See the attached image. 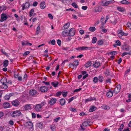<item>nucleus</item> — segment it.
Instances as JSON below:
<instances>
[{
    "instance_id": "nucleus-54",
    "label": "nucleus",
    "mask_w": 131,
    "mask_h": 131,
    "mask_svg": "<svg viewBox=\"0 0 131 131\" xmlns=\"http://www.w3.org/2000/svg\"><path fill=\"white\" fill-rule=\"evenodd\" d=\"M116 43L117 46H120L121 45V42L119 40H117L116 42Z\"/></svg>"
},
{
    "instance_id": "nucleus-24",
    "label": "nucleus",
    "mask_w": 131,
    "mask_h": 131,
    "mask_svg": "<svg viewBox=\"0 0 131 131\" xmlns=\"http://www.w3.org/2000/svg\"><path fill=\"white\" fill-rule=\"evenodd\" d=\"M105 19V18L103 17H102L101 18L100 21L101 22V25H102L101 27L100 28V29L102 28H103V25L104 24V23L103 22V21Z\"/></svg>"
},
{
    "instance_id": "nucleus-37",
    "label": "nucleus",
    "mask_w": 131,
    "mask_h": 131,
    "mask_svg": "<svg viewBox=\"0 0 131 131\" xmlns=\"http://www.w3.org/2000/svg\"><path fill=\"white\" fill-rule=\"evenodd\" d=\"M98 79L97 77H95L93 79V82L95 83H96L98 81Z\"/></svg>"
},
{
    "instance_id": "nucleus-52",
    "label": "nucleus",
    "mask_w": 131,
    "mask_h": 131,
    "mask_svg": "<svg viewBox=\"0 0 131 131\" xmlns=\"http://www.w3.org/2000/svg\"><path fill=\"white\" fill-rule=\"evenodd\" d=\"M62 92H58L56 94V95L57 97H59V96L62 94Z\"/></svg>"
},
{
    "instance_id": "nucleus-25",
    "label": "nucleus",
    "mask_w": 131,
    "mask_h": 131,
    "mask_svg": "<svg viewBox=\"0 0 131 131\" xmlns=\"http://www.w3.org/2000/svg\"><path fill=\"white\" fill-rule=\"evenodd\" d=\"M1 81L2 84H6L7 83V79L6 78L2 79Z\"/></svg>"
},
{
    "instance_id": "nucleus-48",
    "label": "nucleus",
    "mask_w": 131,
    "mask_h": 131,
    "mask_svg": "<svg viewBox=\"0 0 131 131\" xmlns=\"http://www.w3.org/2000/svg\"><path fill=\"white\" fill-rule=\"evenodd\" d=\"M26 8H28L30 6L28 2H26L24 4Z\"/></svg>"
},
{
    "instance_id": "nucleus-62",
    "label": "nucleus",
    "mask_w": 131,
    "mask_h": 131,
    "mask_svg": "<svg viewBox=\"0 0 131 131\" xmlns=\"http://www.w3.org/2000/svg\"><path fill=\"white\" fill-rule=\"evenodd\" d=\"M38 4V3L37 2H35L33 3L32 5L34 6H37Z\"/></svg>"
},
{
    "instance_id": "nucleus-64",
    "label": "nucleus",
    "mask_w": 131,
    "mask_h": 131,
    "mask_svg": "<svg viewBox=\"0 0 131 131\" xmlns=\"http://www.w3.org/2000/svg\"><path fill=\"white\" fill-rule=\"evenodd\" d=\"M70 110L72 112H75L76 111V109L75 108H72V107H71L70 108Z\"/></svg>"
},
{
    "instance_id": "nucleus-41",
    "label": "nucleus",
    "mask_w": 131,
    "mask_h": 131,
    "mask_svg": "<svg viewBox=\"0 0 131 131\" xmlns=\"http://www.w3.org/2000/svg\"><path fill=\"white\" fill-rule=\"evenodd\" d=\"M103 40H100L98 41L97 43L99 45H102L103 44Z\"/></svg>"
},
{
    "instance_id": "nucleus-47",
    "label": "nucleus",
    "mask_w": 131,
    "mask_h": 131,
    "mask_svg": "<svg viewBox=\"0 0 131 131\" xmlns=\"http://www.w3.org/2000/svg\"><path fill=\"white\" fill-rule=\"evenodd\" d=\"M72 5L75 8H78V6L77 4L74 3H72Z\"/></svg>"
},
{
    "instance_id": "nucleus-33",
    "label": "nucleus",
    "mask_w": 131,
    "mask_h": 131,
    "mask_svg": "<svg viewBox=\"0 0 131 131\" xmlns=\"http://www.w3.org/2000/svg\"><path fill=\"white\" fill-rule=\"evenodd\" d=\"M96 109V108L94 106H92L91 108L89 110V111L91 112L95 111Z\"/></svg>"
},
{
    "instance_id": "nucleus-29",
    "label": "nucleus",
    "mask_w": 131,
    "mask_h": 131,
    "mask_svg": "<svg viewBox=\"0 0 131 131\" xmlns=\"http://www.w3.org/2000/svg\"><path fill=\"white\" fill-rule=\"evenodd\" d=\"M98 80L101 82H102L103 81L104 78L103 76L102 75H99L98 76Z\"/></svg>"
},
{
    "instance_id": "nucleus-32",
    "label": "nucleus",
    "mask_w": 131,
    "mask_h": 131,
    "mask_svg": "<svg viewBox=\"0 0 131 131\" xmlns=\"http://www.w3.org/2000/svg\"><path fill=\"white\" fill-rule=\"evenodd\" d=\"M118 34L119 36L122 37L124 35V32L121 30H119L118 31Z\"/></svg>"
},
{
    "instance_id": "nucleus-49",
    "label": "nucleus",
    "mask_w": 131,
    "mask_h": 131,
    "mask_svg": "<svg viewBox=\"0 0 131 131\" xmlns=\"http://www.w3.org/2000/svg\"><path fill=\"white\" fill-rule=\"evenodd\" d=\"M62 95H63V97H66L67 95V92H62Z\"/></svg>"
},
{
    "instance_id": "nucleus-31",
    "label": "nucleus",
    "mask_w": 131,
    "mask_h": 131,
    "mask_svg": "<svg viewBox=\"0 0 131 131\" xmlns=\"http://www.w3.org/2000/svg\"><path fill=\"white\" fill-rule=\"evenodd\" d=\"M3 63L4 67H7L8 66V61L7 60H5Z\"/></svg>"
},
{
    "instance_id": "nucleus-50",
    "label": "nucleus",
    "mask_w": 131,
    "mask_h": 131,
    "mask_svg": "<svg viewBox=\"0 0 131 131\" xmlns=\"http://www.w3.org/2000/svg\"><path fill=\"white\" fill-rule=\"evenodd\" d=\"M74 63H73L75 66H77L78 65L79 62L78 60L75 61H74Z\"/></svg>"
},
{
    "instance_id": "nucleus-12",
    "label": "nucleus",
    "mask_w": 131,
    "mask_h": 131,
    "mask_svg": "<svg viewBox=\"0 0 131 131\" xmlns=\"http://www.w3.org/2000/svg\"><path fill=\"white\" fill-rule=\"evenodd\" d=\"M42 107L39 104H37L36 105L35 107V110L37 112H39L41 111Z\"/></svg>"
},
{
    "instance_id": "nucleus-16",
    "label": "nucleus",
    "mask_w": 131,
    "mask_h": 131,
    "mask_svg": "<svg viewBox=\"0 0 131 131\" xmlns=\"http://www.w3.org/2000/svg\"><path fill=\"white\" fill-rule=\"evenodd\" d=\"M40 7L41 9H44L45 7V2L44 1L42 2L40 4Z\"/></svg>"
},
{
    "instance_id": "nucleus-34",
    "label": "nucleus",
    "mask_w": 131,
    "mask_h": 131,
    "mask_svg": "<svg viewBox=\"0 0 131 131\" xmlns=\"http://www.w3.org/2000/svg\"><path fill=\"white\" fill-rule=\"evenodd\" d=\"M121 3L123 4H126L128 5L130 3L126 0H123L121 2Z\"/></svg>"
},
{
    "instance_id": "nucleus-55",
    "label": "nucleus",
    "mask_w": 131,
    "mask_h": 131,
    "mask_svg": "<svg viewBox=\"0 0 131 131\" xmlns=\"http://www.w3.org/2000/svg\"><path fill=\"white\" fill-rule=\"evenodd\" d=\"M130 48V46H127L125 48V50L126 51H128Z\"/></svg>"
},
{
    "instance_id": "nucleus-11",
    "label": "nucleus",
    "mask_w": 131,
    "mask_h": 131,
    "mask_svg": "<svg viewBox=\"0 0 131 131\" xmlns=\"http://www.w3.org/2000/svg\"><path fill=\"white\" fill-rule=\"evenodd\" d=\"M56 98H51L50 99L49 103L50 105H53L56 102Z\"/></svg>"
},
{
    "instance_id": "nucleus-15",
    "label": "nucleus",
    "mask_w": 131,
    "mask_h": 131,
    "mask_svg": "<svg viewBox=\"0 0 131 131\" xmlns=\"http://www.w3.org/2000/svg\"><path fill=\"white\" fill-rule=\"evenodd\" d=\"M26 124L28 126V127L29 128H31L33 127V124L30 121L28 122H27Z\"/></svg>"
},
{
    "instance_id": "nucleus-19",
    "label": "nucleus",
    "mask_w": 131,
    "mask_h": 131,
    "mask_svg": "<svg viewBox=\"0 0 131 131\" xmlns=\"http://www.w3.org/2000/svg\"><path fill=\"white\" fill-rule=\"evenodd\" d=\"M113 93L112 91H109L106 94V96L108 97H111L112 96Z\"/></svg>"
},
{
    "instance_id": "nucleus-60",
    "label": "nucleus",
    "mask_w": 131,
    "mask_h": 131,
    "mask_svg": "<svg viewBox=\"0 0 131 131\" xmlns=\"http://www.w3.org/2000/svg\"><path fill=\"white\" fill-rule=\"evenodd\" d=\"M127 26L128 28H130V29H131V24L130 23H127Z\"/></svg>"
},
{
    "instance_id": "nucleus-9",
    "label": "nucleus",
    "mask_w": 131,
    "mask_h": 131,
    "mask_svg": "<svg viewBox=\"0 0 131 131\" xmlns=\"http://www.w3.org/2000/svg\"><path fill=\"white\" fill-rule=\"evenodd\" d=\"M114 2L115 1L114 0L106 1L104 3L103 2H102L103 5V6H107L109 4L114 3Z\"/></svg>"
},
{
    "instance_id": "nucleus-1",
    "label": "nucleus",
    "mask_w": 131,
    "mask_h": 131,
    "mask_svg": "<svg viewBox=\"0 0 131 131\" xmlns=\"http://www.w3.org/2000/svg\"><path fill=\"white\" fill-rule=\"evenodd\" d=\"M10 114L12 117L15 118L18 117L21 115H23V114L19 110L12 111L11 112Z\"/></svg>"
},
{
    "instance_id": "nucleus-45",
    "label": "nucleus",
    "mask_w": 131,
    "mask_h": 131,
    "mask_svg": "<svg viewBox=\"0 0 131 131\" xmlns=\"http://www.w3.org/2000/svg\"><path fill=\"white\" fill-rule=\"evenodd\" d=\"M38 126L40 128H42L43 127V124L41 123L38 124Z\"/></svg>"
},
{
    "instance_id": "nucleus-44",
    "label": "nucleus",
    "mask_w": 131,
    "mask_h": 131,
    "mask_svg": "<svg viewBox=\"0 0 131 131\" xmlns=\"http://www.w3.org/2000/svg\"><path fill=\"white\" fill-rule=\"evenodd\" d=\"M46 104V103L45 101L42 102L40 104H39L40 105L41 107H42V106H44Z\"/></svg>"
},
{
    "instance_id": "nucleus-35",
    "label": "nucleus",
    "mask_w": 131,
    "mask_h": 131,
    "mask_svg": "<svg viewBox=\"0 0 131 131\" xmlns=\"http://www.w3.org/2000/svg\"><path fill=\"white\" fill-rule=\"evenodd\" d=\"M89 29L90 31L91 32H94L96 28L95 27H93L89 28Z\"/></svg>"
},
{
    "instance_id": "nucleus-4",
    "label": "nucleus",
    "mask_w": 131,
    "mask_h": 131,
    "mask_svg": "<svg viewBox=\"0 0 131 131\" xmlns=\"http://www.w3.org/2000/svg\"><path fill=\"white\" fill-rule=\"evenodd\" d=\"M13 106L15 107H18L20 104V102L17 99L11 102Z\"/></svg>"
},
{
    "instance_id": "nucleus-21",
    "label": "nucleus",
    "mask_w": 131,
    "mask_h": 131,
    "mask_svg": "<svg viewBox=\"0 0 131 131\" xmlns=\"http://www.w3.org/2000/svg\"><path fill=\"white\" fill-rule=\"evenodd\" d=\"M117 9L119 12H124L125 11L124 8L122 7H117Z\"/></svg>"
},
{
    "instance_id": "nucleus-5",
    "label": "nucleus",
    "mask_w": 131,
    "mask_h": 131,
    "mask_svg": "<svg viewBox=\"0 0 131 131\" xmlns=\"http://www.w3.org/2000/svg\"><path fill=\"white\" fill-rule=\"evenodd\" d=\"M121 88V85L120 84L118 85L114 89L113 92L117 94L120 91Z\"/></svg>"
},
{
    "instance_id": "nucleus-46",
    "label": "nucleus",
    "mask_w": 131,
    "mask_h": 131,
    "mask_svg": "<svg viewBox=\"0 0 131 131\" xmlns=\"http://www.w3.org/2000/svg\"><path fill=\"white\" fill-rule=\"evenodd\" d=\"M40 27L39 26H38L36 29V34L37 35L39 34L40 32Z\"/></svg>"
},
{
    "instance_id": "nucleus-63",
    "label": "nucleus",
    "mask_w": 131,
    "mask_h": 131,
    "mask_svg": "<svg viewBox=\"0 0 131 131\" xmlns=\"http://www.w3.org/2000/svg\"><path fill=\"white\" fill-rule=\"evenodd\" d=\"M117 22V20L115 19L113 21H112L111 23H112L113 25H115Z\"/></svg>"
},
{
    "instance_id": "nucleus-23",
    "label": "nucleus",
    "mask_w": 131,
    "mask_h": 131,
    "mask_svg": "<svg viewBox=\"0 0 131 131\" xmlns=\"http://www.w3.org/2000/svg\"><path fill=\"white\" fill-rule=\"evenodd\" d=\"M0 87L2 89H6L8 88V86L6 84H2Z\"/></svg>"
},
{
    "instance_id": "nucleus-51",
    "label": "nucleus",
    "mask_w": 131,
    "mask_h": 131,
    "mask_svg": "<svg viewBox=\"0 0 131 131\" xmlns=\"http://www.w3.org/2000/svg\"><path fill=\"white\" fill-rule=\"evenodd\" d=\"M124 125L123 124H121L120 128L118 129V130L119 131H121L123 128Z\"/></svg>"
},
{
    "instance_id": "nucleus-2",
    "label": "nucleus",
    "mask_w": 131,
    "mask_h": 131,
    "mask_svg": "<svg viewBox=\"0 0 131 131\" xmlns=\"http://www.w3.org/2000/svg\"><path fill=\"white\" fill-rule=\"evenodd\" d=\"M93 48L91 47H87L83 46L81 47H79L76 49V50H88L91 49Z\"/></svg>"
},
{
    "instance_id": "nucleus-7",
    "label": "nucleus",
    "mask_w": 131,
    "mask_h": 131,
    "mask_svg": "<svg viewBox=\"0 0 131 131\" xmlns=\"http://www.w3.org/2000/svg\"><path fill=\"white\" fill-rule=\"evenodd\" d=\"M75 29L73 28H71L69 32V36H73L75 34Z\"/></svg>"
},
{
    "instance_id": "nucleus-17",
    "label": "nucleus",
    "mask_w": 131,
    "mask_h": 131,
    "mask_svg": "<svg viewBox=\"0 0 131 131\" xmlns=\"http://www.w3.org/2000/svg\"><path fill=\"white\" fill-rule=\"evenodd\" d=\"M62 35L63 37H66L67 36H69V32L66 31V30H65L63 31L62 33Z\"/></svg>"
},
{
    "instance_id": "nucleus-3",
    "label": "nucleus",
    "mask_w": 131,
    "mask_h": 131,
    "mask_svg": "<svg viewBox=\"0 0 131 131\" xmlns=\"http://www.w3.org/2000/svg\"><path fill=\"white\" fill-rule=\"evenodd\" d=\"M29 95L32 96L36 97L37 92L36 90L34 89H31L29 92Z\"/></svg>"
},
{
    "instance_id": "nucleus-26",
    "label": "nucleus",
    "mask_w": 131,
    "mask_h": 131,
    "mask_svg": "<svg viewBox=\"0 0 131 131\" xmlns=\"http://www.w3.org/2000/svg\"><path fill=\"white\" fill-rule=\"evenodd\" d=\"M60 102L61 105L63 106L64 105L66 102L65 100L64 99H62L60 100Z\"/></svg>"
},
{
    "instance_id": "nucleus-58",
    "label": "nucleus",
    "mask_w": 131,
    "mask_h": 131,
    "mask_svg": "<svg viewBox=\"0 0 131 131\" xmlns=\"http://www.w3.org/2000/svg\"><path fill=\"white\" fill-rule=\"evenodd\" d=\"M5 115L4 113L3 112H0V119Z\"/></svg>"
},
{
    "instance_id": "nucleus-14",
    "label": "nucleus",
    "mask_w": 131,
    "mask_h": 131,
    "mask_svg": "<svg viewBox=\"0 0 131 131\" xmlns=\"http://www.w3.org/2000/svg\"><path fill=\"white\" fill-rule=\"evenodd\" d=\"M10 105L9 103L6 102L3 104V107L5 108H9L10 107Z\"/></svg>"
},
{
    "instance_id": "nucleus-30",
    "label": "nucleus",
    "mask_w": 131,
    "mask_h": 131,
    "mask_svg": "<svg viewBox=\"0 0 131 131\" xmlns=\"http://www.w3.org/2000/svg\"><path fill=\"white\" fill-rule=\"evenodd\" d=\"M100 63L99 62H96L93 64L94 66L96 68H98L100 66Z\"/></svg>"
},
{
    "instance_id": "nucleus-13",
    "label": "nucleus",
    "mask_w": 131,
    "mask_h": 131,
    "mask_svg": "<svg viewBox=\"0 0 131 131\" xmlns=\"http://www.w3.org/2000/svg\"><path fill=\"white\" fill-rule=\"evenodd\" d=\"M13 95V93H10L8 95L6 94L5 96V99L6 100H9L10 97Z\"/></svg>"
},
{
    "instance_id": "nucleus-57",
    "label": "nucleus",
    "mask_w": 131,
    "mask_h": 131,
    "mask_svg": "<svg viewBox=\"0 0 131 131\" xmlns=\"http://www.w3.org/2000/svg\"><path fill=\"white\" fill-rule=\"evenodd\" d=\"M57 43L59 46H60L61 45V41L59 39H58L57 41Z\"/></svg>"
},
{
    "instance_id": "nucleus-28",
    "label": "nucleus",
    "mask_w": 131,
    "mask_h": 131,
    "mask_svg": "<svg viewBox=\"0 0 131 131\" xmlns=\"http://www.w3.org/2000/svg\"><path fill=\"white\" fill-rule=\"evenodd\" d=\"M7 8V7L5 6H2L0 7V12H1L3 10H5Z\"/></svg>"
},
{
    "instance_id": "nucleus-42",
    "label": "nucleus",
    "mask_w": 131,
    "mask_h": 131,
    "mask_svg": "<svg viewBox=\"0 0 131 131\" xmlns=\"http://www.w3.org/2000/svg\"><path fill=\"white\" fill-rule=\"evenodd\" d=\"M50 128L52 131H54V130L56 129V127L55 126L50 125Z\"/></svg>"
},
{
    "instance_id": "nucleus-59",
    "label": "nucleus",
    "mask_w": 131,
    "mask_h": 131,
    "mask_svg": "<svg viewBox=\"0 0 131 131\" xmlns=\"http://www.w3.org/2000/svg\"><path fill=\"white\" fill-rule=\"evenodd\" d=\"M81 89H82L81 88H80L78 89H76L74 90L73 92H78L80 91V90H81Z\"/></svg>"
},
{
    "instance_id": "nucleus-40",
    "label": "nucleus",
    "mask_w": 131,
    "mask_h": 131,
    "mask_svg": "<svg viewBox=\"0 0 131 131\" xmlns=\"http://www.w3.org/2000/svg\"><path fill=\"white\" fill-rule=\"evenodd\" d=\"M97 40V39L96 37H94L93 38L92 40V42L93 43H96Z\"/></svg>"
},
{
    "instance_id": "nucleus-36",
    "label": "nucleus",
    "mask_w": 131,
    "mask_h": 131,
    "mask_svg": "<svg viewBox=\"0 0 131 131\" xmlns=\"http://www.w3.org/2000/svg\"><path fill=\"white\" fill-rule=\"evenodd\" d=\"M106 76H107L110 74V70L108 69H106L105 72H104Z\"/></svg>"
},
{
    "instance_id": "nucleus-22",
    "label": "nucleus",
    "mask_w": 131,
    "mask_h": 131,
    "mask_svg": "<svg viewBox=\"0 0 131 131\" xmlns=\"http://www.w3.org/2000/svg\"><path fill=\"white\" fill-rule=\"evenodd\" d=\"M70 25V23H68L66 24L63 27V29L65 30L69 27Z\"/></svg>"
},
{
    "instance_id": "nucleus-10",
    "label": "nucleus",
    "mask_w": 131,
    "mask_h": 131,
    "mask_svg": "<svg viewBox=\"0 0 131 131\" xmlns=\"http://www.w3.org/2000/svg\"><path fill=\"white\" fill-rule=\"evenodd\" d=\"M7 18L8 17L5 14L2 13L1 14V19L0 20V21L2 22L6 20Z\"/></svg>"
},
{
    "instance_id": "nucleus-38",
    "label": "nucleus",
    "mask_w": 131,
    "mask_h": 131,
    "mask_svg": "<svg viewBox=\"0 0 131 131\" xmlns=\"http://www.w3.org/2000/svg\"><path fill=\"white\" fill-rule=\"evenodd\" d=\"M30 105L27 104L25 106L24 108L26 110H27L29 109L30 108Z\"/></svg>"
},
{
    "instance_id": "nucleus-27",
    "label": "nucleus",
    "mask_w": 131,
    "mask_h": 131,
    "mask_svg": "<svg viewBox=\"0 0 131 131\" xmlns=\"http://www.w3.org/2000/svg\"><path fill=\"white\" fill-rule=\"evenodd\" d=\"M92 63L91 61H88L86 63L85 65V67L86 68H88L92 64Z\"/></svg>"
},
{
    "instance_id": "nucleus-39",
    "label": "nucleus",
    "mask_w": 131,
    "mask_h": 131,
    "mask_svg": "<svg viewBox=\"0 0 131 131\" xmlns=\"http://www.w3.org/2000/svg\"><path fill=\"white\" fill-rule=\"evenodd\" d=\"M34 10L33 9H31L29 12V16L30 17L32 16L33 14Z\"/></svg>"
},
{
    "instance_id": "nucleus-43",
    "label": "nucleus",
    "mask_w": 131,
    "mask_h": 131,
    "mask_svg": "<svg viewBox=\"0 0 131 131\" xmlns=\"http://www.w3.org/2000/svg\"><path fill=\"white\" fill-rule=\"evenodd\" d=\"M95 98H92V97H91L89 98H88V99H86L85 100V101L86 102H89L90 101H91L92 100H94Z\"/></svg>"
},
{
    "instance_id": "nucleus-61",
    "label": "nucleus",
    "mask_w": 131,
    "mask_h": 131,
    "mask_svg": "<svg viewBox=\"0 0 131 131\" xmlns=\"http://www.w3.org/2000/svg\"><path fill=\"white\" fill-rule=\"evenodd\" d=\"M48 16L51 19H52L53 18V17L51 14H49L48 15Z\"/></svg>"
},
{
    "instance_id": "nucleus-6",
    "label": "nucleus",
    "mask_w": 131,
    "mask_h": 131,
    "mask_svg": "<svg viewBox=\"0 0 131 131\" xmlns=\"http://www.w3.org/2000/svg\"><path fill=\"white\" fill-rule=\"evenodd\" d=\"M40 90L41 92L45 93L48 91V88L47 87L45 86H42L40 88Z\"/></svg>"
},
{
    "instance_id": "nucleus-8",
    "label": "nucleus",
    "mask_w": 131,
    "mask_h": 131,
    "mask_svg": "<svg viewBox=\"0 0 131 131\" xmlns=\"http://www.w3.org/2000/svg\"><path fill=\"white\" fill-rule=\"evenodd\" d=\"M93 123L90 121H85L82 123V125L84 127L90 126Z\"/></svg>"
},
{
    "instance_id": "nucleus-56",
    "label": "nucleus",
    "mask_w": 131,
    "mask_h": 131,
    "mask_svg": "<svg viewBox=\"0 0 131 131\" xmlns=\"http://www.w3.org/2000/svg\"><path fill=\"white\" fill-rule=\"evenodd\" d=\"M30 53V52L29 51H26L25 52V53L23 54V56L24 57L26 56L28 54Z\"/></svg>"
},
{
    "instance_id": "nucleus-20",
    "label": "nucleus",
    "mask_w": 131,
    "mask_h": 131,
    "mask_svg": "<svg viewBox=\"0 0 131 131\" xmlns=\"http://www.w3.org/2000/svg\"><path fill=\"white\" fill-rule=\"evenodd\" d=\"M102 108L104 110H108L110 109V107L106 105H103L102 106Z\"/></svg>"
},
{
    "instance_id": "nucleus-53",
    "label": "nucleus",
    "mask_w": 131,
    "mask_h": 131,
    "mask_svg": "<svg viewBox=\"0 0 131 131\" xmlns=\"http://www.w3.org/2000/svg\"><path fill=\"white\" fill-rule=\"evenodd\" d=\"M116 51H111L110 52V54L114 56L116 54Z\"/></svg>"
},
{
    "instance_id": "nucleus-18",
    "label": "nucleus",
    "mask_w": 131,
    "mask_h": 131,
    "mask_svg": "<svg viewBox=\"0 0 131 131\" xmlns=\"http://www.w3.org/2000/svg\"><path fill=\"white\" fill-rule=\"evenodd\" d=\"M51 85L53 86L54 87L56 88L58 86L59 82L57 81L54 82H51Z\"/></svg>"
}]
</instances>
